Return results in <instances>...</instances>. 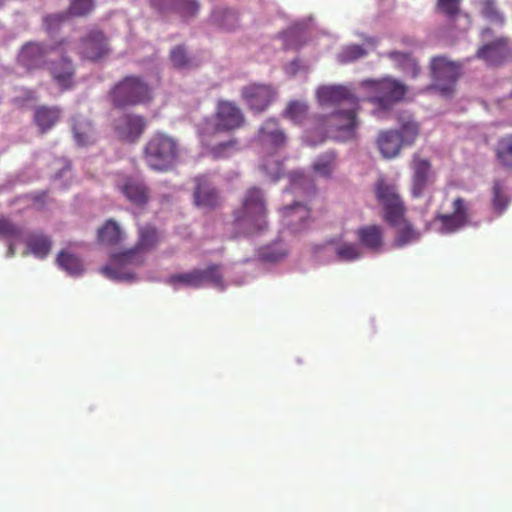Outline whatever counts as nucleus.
<instances>
[{
    "label": "nucleus",
    "mask_w": 512,
    "mask_h": 512,
    "mask_svg": "<svg viewBox=\"0 0 512 512\" xmlns=\"http://www.w3.org/2000/svg\"><path fill=\"white\" fill-rule=\"evenodd\" d=\"M316 97L321 107L334 108L328 125L338 133L337 137L342 141L354 139L359 126L357 114L360 109L355 93L345 85H322L318 87Z\"/></svg>",
    "instance_id": "f257e3e1"
},
{
    "label": "nucleus",
    "mask_w": 512,
    "mask_h": 512,
    "mask_svg": "<svg viewBox=\"0 0 512 512\" xmlns=\"http://www.w3.org/2000/svg\"><path fill=\"white\" fill-rule=\"evenodd\" d=\"M111 103L116 108L149 104L153 89L147 81L136 75H129L117 82L109 92Z\"/></svg>",
    "instance_id": "f03ea898"
},
{
    "label": "nucleus",
    "mask_w": 512,
    "mask_h": 512,
    "mask_svg": "<svg viewBox=\"0 0 512 512\" xmlns=\"http://www.w3.org/2000/svg\"><path fill=\"white\" fill-rule=\"evenodd\" d=\"M179 156L178 144L164 133H155L144 148L148 166L157 171H166L174 166Z\"/></svg>",
    "instance_id": "7ed1b4c3"
},
{
    "label": "nucleus",
    "mask_w": 512,
    "mask_h": 512,
    "mask_svg": "<svg viewBox=\"0 0 512 512\" xmlns=\"http://www.w3.org/2000/svg\"><path fill=\"white\" fill-rule=\"evenodd\" d=\"M375 197L388 224H406L407 207L395 184L380 178L375 183Z\"/></svg>",
    "instance_id": "20e7f679"
},
{
    "label": "nucleus",
    "mask_w": 512,
    "mask_h": 512,
    "mask_svg": "<svg viewBox=\"0 0 512 512\" xmlns=\"http://www.w3.org/2000/svg\"><path fill=\"white\" fill-rule=\"evenodd\" d=\"M362 85L373 93L370 101L383 110H388L401 101L407 92L406 85L392 77L379 80L367 79L362 82Z\"/></svg>",
    "instance_id": "39448f33"
},
{
    "label": "nucleus",
    "mask_w": 512,
    "mask_h": 512,
    "mask_svg": "<svg viewBox=\"0 0 512 512\" xmlns=\"http://www.w3.org/2000/svg\"><path fill=\"white\" fill-rule=\"evenodd\" d=\"M267 215V206L262 189L253 186L248 188L241 201V205L234 211V217L238 222L259 224Z\"/></svg>",
    "instance_id": "423d86ee"
},
{
    "label": "nucleus",
    "mask_w": 512,
    "mask_h": 512,
    "mask_svg": "<svg viewBox=\"0 0 512 512\" xmlns=\"http://www.w3.org/2000/svg\"><path fill=\"white\" fill-rule=\"evenodd\" d=\"M212 120L215 132L228 133L244 126L245 115L235 102L219 100Z\"/></svg>",
    "instance_id": "0eeeda50"
},
{
    "label": "nucleus",
    "mask_w": 512,
    "mask_h": 512,
    "mask_svg": "<svg viewBox=\"0 0 512 512\" xmlns=\"http://www.w3.org/2000/svg\"><path fill=\"white\" fill-rule=\"evenodd\" d=\"M431 70L434 79L432 87L444 96L451 95L459 77V66L445 57L439 56L432 59Z\"/></svg>",
    "instance_id": "6e6552de"
},
{
    "label": "nucleus",
    "mask_w": 512,
    "mask_h": 512,
    "mask_svg": "<svg viewBox=\"0 0 512 512\" xmlns=\"http://www.w3.org/2000/svg\"><path fill=\"white\" fill-rule=\"evenodd\" d=\"M64 43L65 40H61L56 45L48 46L40 42H28L22 46L18 54V63L28 71L47 68L48 55Z\"/></svg>",
    "instance_id": "1a4fd4ad"
},
{
    "label": "nucleus",
    "mask_w": 512,
    "mask_h": 512,
    "mask_svg": "<svg viewBox=\"0 0 512 512\" xmlns=\"http://www.w3.org/2000/svg\"><path fill=\"white\" fill-rule=\"evenodd\" d=\"M108 39L98 28H93L81 37L77 53L83 61L97 62L109 54Z\"/></svg>",
    "instance_id": "9d476101"
},
{
    "label": "nucleus",
    "mask_w": 512,
    "mask_h": 512,
    "mask_svg": "<svg viewBox=\"0 0 512 512\" xmlns=\"http://www.w3.org/2000/svg\"><path fill=\"white\" fill-rule=\"evenodd\" d=\"M193 202L196 207L213 211L223 204V197L211 179L205 175L194 178Z\"/></svg>",
    "instance_id": "9b49d317"
},
{
    "label": "nucleus",
    "mask_w": 512,
    "mask_h": 512,
    "mask_svg": "<svg viewBox=\"0 0 512 512\" xmlns=\"http://www.w3.org/2000/svg\"><path fill=\"white\" fill-rule=\"evenodd\" d=\"M276 90L268 84L250 83L241 89V98L254 113L264 112L276 98Z\"/></svg>",
    "instance_id": "f8f14e48"
},
{
    "label": "nucleus",
    "mask_w": 512,
    "mask_h": 512,
    "mask_svg": "<svg viewBox=\"0 0 512 512\" xmlns=\"http://www.w3.org/2000/svg\"><path fill=\"white\" fill-rule=\"evenodd\" d=\"M47 69L52 79L62 90H69L74 87L76 67L68 56L61 55L59 59L49 61Z\"/></svg>",
    "instance_id": "ddd939ff"
},
{
    "label": "nucleus",
    "mask_w": 512,
    "mask_h": 512,
    "mask_svg": "<svg viewBox=\"0 0 512 512\" xmlns=\"http://www.w3.org/2000/svg\"><path fill=\"white\" fill-rule=\"evenodd\" d=\"M146 119L141 115L124 114L116 123L115 131L120 139L134 143L144 133Z\"/></svg>",
    "instance_id": "4468645a"
},
{
    "label": "nucleus",
    "mask_w": 512,
    "mask_h": 512,
    "mask_svg": "<svg viewBox=\"0 0 512 512\" xmlns=\"http://www.w3.org/2000/svg\"><path fill=\"white\" fill-rule=\"evenodd\" d=\"M258 141L269 151H277L285 146L287 137L275 119H267L258 131Z\"/></svg>",
    "instance_id": "2eb2a0df"
},
{
    "label": "nucleus",
    "mask_w": 512,
    "mask_h": 512,
    "mask_svg": "<svg viewBox=\"0 0 512 512\" xmlns=\"http://www.w3.org/2000/svg\"><path fill=\"white\" fill-rule=\"evenodd\" d=\"M117 189L136 206L145 205L149 200V189L143 181L126 176L117 181Z\"/></svg>",
    "instance_id": "dca6fc26"
},
{
    "label": "nucleus",
    "mask_w": 512,
    "mask_h": 512,
    "mask_svg": "<svg viewBox=\"0 0 512 512\" xmlns=\"http://www.w3.org/2000/svg\"><path fill=\"white\" fill-rule=\"evenodd\" d=\"M411 168L413 170L411 194L414 198H419L431 182V163L415 155Z\"/></svg>",
    "instance_id": "f3484780"
},
{
    "label": "nucleus",
    "mask_w": 512,
    "mask_h": 512,
    "mask_svg": "<svg viewBox=\"0 0 512 512\" xmlns=\"http://www.w3.org/2000/svg\"><path fill=\"white\" fill-rule=\"evenodd\" d=\"M377 145L384 158H394L404 146L403 135L393 130L382 131L378 136Z\"/></svg>",
    "instance_id": "a211bd4d"
},
{
    "label": "nucleus",
    "mask_w": 512,
    "mask_h": 512,
    "mask_svg": "<svg viewBox=\"0 0 512 512\" xmlns=\"http://www.w3.org/2000/svg\"><path fill=\"white\" fill-rule=\"evenodd\" d=\"M61 109L57 106H39L34 111V121L41 133H46L54 127L61 118Z\"/></svg>",
    "instance_id": "6ab92c4d"
},
{
    "label": "nucleus",
    "mask_w": 512,
    "mask_h": 512,
    "mask_svg": "<svg viewBox=\"0 0 512 512\" xmlns=\"http://www.w3.org/2000/svg\"><path fill=\"white\" fill-rule=\"evenodd\" d=\"M72 131L78 146L84 147L95 142V131L91 122L83 116L72 118Z\"/></svg>",
    "instance_id": "aec40b11"
},
{
    "label": "nucleus",
    "mask_w": 512,
    "mask_h": 512,
    "mask_svg": "<svg viewBox=\"0 0 512 512\" xmlns=\"http://www.w3.org/2000/svg\"><path fill=\"white\" fill-rule=\"evenodd\" d=\"M506 56V42L497 40L490 44L480 47L476 57L483 59L490 65H497L502 62Z\"/></svg>",
    "instance_id": "412c9836"
},
{
    "label": "nucleus",
    "mask_w": 512,
    "mask_h": 512,
    "mask_svg": "<svg viewBox=\"0 0 512 512\" xmlns=\"http://www.w3.org/2000/svg\"><path fill=\"white\" fill-rule=\"evenodd\" d=\"M470 203L458 197L452 203V211L441 216L446 224H467L470 221Z\"/></svg>",
    "instance_id": "4be33fe9"
},
{
    "label": "nucleus",
    "mask_w": 512,
    "mask_h": 512,
    "mask_svg": "<svg viewBox=\"0 0 512 512\" xmlns=\"http://www.w3.org/2000/svg\"><path fill=\"white\" fill-rule=\"evenodd\" d=\"M283 220L288 224L301 223L309 219L310 210L303 204L297 202L279 209Z\"/></svg>",
    "instance_id": "5701e85b"
},
{
    "label": "nucleus",
    "mask_w": 512,
    "mask_h": 512,
    "mask_svg": "<svg viewBox=\"0 0 512 512\" xmlns=\"http://www.w3.org/2000/svg\"><path fill=\"white\" fill-rule=\"evenodd\" d=\"M240 150L239 142L236 138L214 145L210 153L216 159L229 158Z\"/></svg>",
    "instance_id": "b1692460"
},
{
    "label": "nucleus",
    "mask_w": 512,
    "mask_h": 512,
    "mask_svg": "<svg viewBox=\"0 0 512 512\" xmlns=\"http://www.w3.org/2000/svg\"><path fill=\"white\" fill-rule=\"evenodd\" d=\"M367 55V51L363 46L358 44H350L344 46L337 55V59L341 64L354 62Z\"/></svg>",
    "instance_id": "393cba45"
},
{
    "label": "nucleus",
    "mask_w": 512,
    "mask_h": 512,
    "mask_svg": "<svg viewBox=\"0 0 512 512\" xmlns=\"http://www.w3.org/2000/svg\"><path fill=\"white\" fill-rule=\"evenodd\" d=\"M335 159L333 152H327L314 162L313 170L323 177H329L335 168Z\"/></svg>",
    "instance_id": "a878e982"
},
{
    "label": "nucleus",
    "mask_w": 512,
    "mask_h": 512,
    "mask_svg": "<svg viewBox=\"0 0 512 512\" xmlns=\"http://www.w3.org/2000/svg\"><path fill=\"white\" fill-rule=\"evenodd\" d=\"M308 105L303 101H291L287 105L284 116L293 122L301 123L307 116Z\"/></svg>",
    "instance_id": "bb28decb"
},
{
    "label": "nucleus",
    "mask_w": 512,
    "mask_h": 512,
    "mask_svg": "<svg viewBox=\"0 0 512 512\" xmlns=\"http://www.w3.org/2000/svg\"><path fill=\"white\" fill-rule=\"evenodd\" d=\"M496 155L503 166L512 168V136L505 137L498 142Z\"/></svg>",
    "instance_id": "cd10ccee"
},
{
    "label": "nucleus",
    "mask_w": 512,
    "mask_h": 512,
    "mask_svg": "<svg viewBox=\"0 0 512 512\" xmlns=\"http://www.w3.org/2000/svg\"><path fill=\"white\" fill-rule=\"evenodd\" d=\"M199 7L196 0H175L173 12L182 18H192L197 15Z\"/></svg>",
    "instance_id": "c85d7f7f"
},
{
    "label": "nucleus",
    "mask_w": 512,
    "mask_h": 512,
    "mask_svg": "<svg viewBox=\"0 0 512 512\" xmlns=\"http://www.w3.org/2000/svg\"><path fill=\"white\" fill-rule=\"evenodd\" d=\"M212 18L220 27L228 30L233 29L238 20L236 14L229 9H219L214 11Z\"/></svg>",
    "instance_id": "c756f323"
},
{
    "label": "nucleus",
    "mask_w": 512,
    "mask_h": 512,
    "mask_svg": "<svg viewBox=\"0 0 512 512\" xmlns=\"http://www.w3.org/2000/svg\"><path fill=\"white\" fill-rule=\"evenodd\" d=\"M510 203L509 197L503 192V186L499 181L493 185V206L498 213H503Z\"/></svg>",
    "instance_id": "7c9ffc66"
},
{
    "label": "nucleus",
    "mask_w": 512,
    "mask_h": 512,
    "mask_svg": "<svg viewBox=\"0 0 512 512\" xmlns=\"http://www.w3.org/2000/svg\"><path fill=\"white\" fill-rule=\"evenodd\" d=\"M389 58L403 65V69H411L413 76H416L419 72V67L415 59L408 53H402L398 51H392L389 54Z\"/></svg>",
    "instance_id": "2f4dec72"
},
{
    "label": "nucleus",
    "mask_w": 512,
    "mask_h": 512,
    "mask_svg": "<svg viewBox=\"0 0 512 512\" xmlns=\"http://www.w3.org/2000/svg\"><path fill=\"white\" fill-rule=\"evenodd\" d=\"M95 0H71L69 14L73 16H86L95 6Z\"/></svg>",
    "instance_id": "473e14b6"
},
{
    "label": "nucleus",
    "mask_w": 512,
    "mask_h": 512,
    "mask_svg": "<svg viewBox=\"0 0 512 512\" xmlns=\"http://www.w3.org/2000/svg\"><path fill=\"white\" fill-rule=\"evenodd\" d=\"M461 0H437V10L450 19H454L460 13Z\"/></svg>",
    "instance_id": "72a5a7b5"
},
{
    "label": "nucleus",
    "mask_w": 512,
    "mask_h": 512,
    "mask_svg": "<svg viewBox=\"0 0 512 512\" xmlns=\"http://www.w3.org/2000/svg\"><path fill=\"white\" fill-rule=\"evenodd\" d=\"M261 169L272 178V180H278L283 175V164L282 162L270 157L264 160L261 165Z\"/></svg>",
    "instance_id": "f704fd0d"
},
{
    "label": "nucleus",
    "mask_w": 512,
    "mask_h": 512,
    "mask_svg": "<svg viewBox=\"0 0 512 512\" xmlns=\"http://www.w3.org/2000/svg\"><path fill=\"white\" fill-rule=\"evenodd\" d=\"M170 59L177 68H184L189 63V58L183 45H178L171 50Z\"/></svg>",
    "instance_id": "c9c22d12"
},
{
    "label": "nucleus",
    "mask_w": 512,
    "mask_h": 512,
    "mask_svg": "<svg viewBox=\"0 0 512 512\" xmlns=\"http://www.w3.org/2000/svg\"><path fill=\"white\" fill-rule=\"evenodd\" d=\"M65 19L66 16L61 13L47 15L43 19L45 29L47 30V32L52 33L61 26Z\"/></svg>",
    "instance_id": "e433bc0d"
},
{
    "label": "nucleus",
    "mask_w": 512,
    "mask_h": 512,
    "mask_svg": "<svg viewBox=\"0 0 512 512\" xmlns=\"http://www.w3.org/2000/svg\"><path fill=\"white\" fill-rule=\"evenodd\" d=\"M397 132L403 135L404 145H411L418 135V126L416 124L408 123L403 125L401 130Z\"/></svg>",
    "instance_id": "4c0bfd02"
},
{
    "label": "nucleus",
    "mask_w": 512,
    "mask_h": 512,
    "mask_svg": "<svg viewBox=\"0 0 512 512\" xmlns=\"http://www.w3.org/2000/svg\"><path fill=\"white\" fill-rule=\"evenodd\" d=\"M151 6L161 13L173 12L175 0H150Z\"/></svg>",
    "instance_id": "58836bf2"
},
{
    "label": "nucleus",
    "mask_w": 512,
    "mask_h": 512,
    "mask_svg": "<svg viewBox=\"0 0 512 512\" xmlns=\"http://www.w3.org/2000/svg\"><path fill=\"white\" fill-rule=\"evenodd\" d=\"M46 197H47L46 192H39V193L32 195L31 199H32L33 205L36 208L41 209L44 205Z\"/></svg>",
    "instance_id": "ea45409f"
},
{
    "label": "nucleus",
    "mask_w": 512,
    "mask_h": 512,
    "mask_svg": "<svg viewBox=\"0 0 512 512\" xmlns=\"http://www.w3.org/2000/svg\"><path fill=\"white\" fill-rule=\"evenodd\" d=\"M105 224H109V225H112V224H117L115 220L113 219H109L105 222Z\"/></svg>",
    "instance_id": "a19ab883"
}]
</instances>
